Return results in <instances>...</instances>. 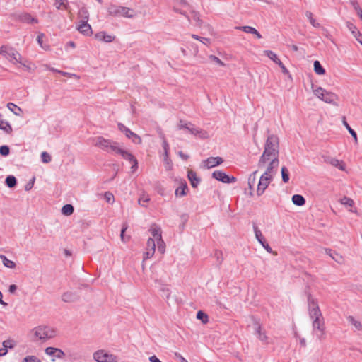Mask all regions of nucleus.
I'll list each match as a JSON object with an SVG mask.
<instances>
[{"instance_id":"1","label":"nucleus","mask_w":362,"mask_h":362,"mask_svg":"<svg viewBox=\"0 0 362 362\" xmlns=\"http://www.w3.org/2000/svg\"><path fill=\"white\" fill-rule=\"evenodd\" d=\"M307 300L309 316L313 320V332L319 339H322L325 331L324 317L317 300L310 293L308 294Z\"/></svg>"},{"instance_id":"2","label":"nucleus","mask_w":362,"mask_h":362,"mask_svg":"<svg viewBox=\"0 0 362 362\" xmlns=\"http://www.w3.org/2000/svg\"><path fill=\"white\" fill-rule=\"evenodd\" d=\"M279 139L276 136L272 134L268 136L263 153L259 158L257 165L259 168H264L268 159H279Z\"/></svg>"},{"instance_id":"3","label":"nucleus","mask_w":362,"mask_h":362,"mask_svg":"<svg viewBox=\"0 0 362 362\" xmlns=\"http://www.w3.org/2000/svg\"><path fill=\"white\" fill-rule=\"evenodd\" d=\"M95 146L103 151L115 154H119L122 149L118 142L105 139L103 136L95 138Z\"/></svg>"},{"instance_id":"4","label":"nucleus","mask_w":362,"mask_h":362,"mask_svg":"<svg viewBox=\"0 0 362 362\" xmlns=\"http://www.w3.org/2000/svg\"><path fill=\"white\" fill-rule=\"evenodd\" d=\"M107 13L110 16L115 17H125L129 18L134 17L133 10L127 7L115 4H110L107 7Z\"/></svg>"},{"instance_id":"5","label":"nucleus","mask_w":362,"mask_h":362,"mask_svg":"<svg viewBox=\"0 0 362 362\" xmlns=\"http://www.w3.org/2000/svg\"><path fill=\"white\" fill-rule=\"evenodd\" d=\"M36 339L45 341L55 336V332L47 326H38L32 330Z\"/></svg>"},{"instance_id":"6","label":"nucleus","mask_w":362,"mask_h":362,"mask_svg":"<svg viewBox=\"0 0 362 362\" xmlns=\"http://www.w3.org/2000/svg\"><path fill=\"white\" fill-rule=\"evenodd\" d=\"M0 54L13 63H21L22 56L14 48L3 45L0 48Z\"/></svg>"},{"instance_id":"7","label":"nucleus","mask_w":362,"mask_h":362,"mask_svg":"<svg viewBox=\"0 0 362 362\" xmlns=\"http://www.w3.org/2000/svg\"><path fill=\"white\" fill-rule=\"evenodd\" d=\"M312 88L315 95L327 103H333L337 98L336 94L327 91L321 87L315 88L313 85Z\"/></svg>"},{"instance_id":"8","label":"nucleus","mask_w":362,"mask_h":362,"mask_svg":"<svg viewBox=\"0 0 362 362\" xmlns=\"http://www.w3.org/2000/svg\"><path fill=\"white\" fill-rule=\"evenodd\" d=\"M253 329L255 335L260 340L263 344L269 343V338L266 334L265 331L262 330V325L259 320L253 318Z\"/></svg>"},{"instance_id":"9","label":"nucleus","mask_w":362,"mask_h":362,"mask_svg":"<svg viewBox=\"0 0 362 362\" xmlns=\"http://www.w3.org/2000/svg\"><path fill=\"white\" fill-rule=\"evenodd\" d=\"M93 358L97 362H117V356L110 354L104 350H98L93 354Z\"/></svg>"},{"instance_id":"10","label":"nucleus","mask_w":362,"mask_h":362,"mask_svg":"<svg viewBox=\"0 0 362 362\" xmlns=\"http://www.w3.org/2000/svg\"><path fill=\"white\" fill-rule=\"evenodd\" d=\"M118 129L120 132L124 133L125 136L132 141L134 144H139L141 143L142 140L141 137L136 134L132 132L128 127L124 125L122 123L118 124Z\"/></svg>"},{"instance_id":"11","label":"nucleus","mask_w":362,"mask_h":362,"mask_svg":"<svg viewBox=\"0 0 362 362\" xmlns=\"http://www.w3.org/2000/svg\"><path fill=\"white\" fill-rule=\"evenodd\" d=\"M267 163H268V165L266 168V170L262 175L274 178V176L277 172V168L279 165V160L270 158L268 159Z\"/></svg>"},{"instance_id":"12","label":"nucleus","mask_w":362,"mask_h":362,"mask_svg":"<svg viewBox=\"0 0 362 362\" xmlns=\"http://www.w3.org/2000/svg\"><path fill=\"white\" fill-rule=\"evenodd\" d=\"M272 180V177L262 175L257 185V195H262Z\"/></svg>"},{"instance_id":"13","label":"nucleus","mask_w":362,"mask_h":362,"mask_svg":"<svg viewBox=\"0 0 362 362\" xmlns=\"http://www.w3.org/2000/svg\"><path fill=\"white\" fill-rule=\"evenodd\" d=\"M212 177L214 179H216L218 181H221L223 183H233V182H235L237 180L236 177H235L233 176H229V175H226L222 170H215L212 173Z\"/></svg>"},{"instance_id":"14","label":"nucleus","mask_w":362,"mask_h":362,"mask_svg":"<svg viewBox=\"0 0 362 362\" xmlns=\"http://www.w3.org/2000/svg\"><path fill=\"white\" fill-rule=\"evenodd\" d=\"M119 155H120L124 160H128L132 163L131 168L133 172L137 170L138 161L132 153L122 148L120 152L119 153Z\"/></svg>"},{"instance_id":"15","label":"nucleus","mask_w":362,"mask_h":362,"mask_svg":"<svg viewBox=\"0 0 362 362\" xmlns=\"http://www.w3.org/2000/svg\"><path fill=\"white\" fill-rule=\"evenodd\" d=\"M253 229L255 234V238L257 241L261 244V245L269 252H272V250L268 243H266L264 238L261 232V230L258 228V227L254 224Z\"/></svg>"},{"instance_id":"16","label":"nucleus","mask_w":362,"mask_h":362,"mask_svg":"<svg viewBox=\"0 0 362 362\" xmlns=\"http://www.w3.org/2000/svg\"><path fill=\"white\" fill-rule=\"evenodd\" d=\"M78 295L76 292L67 291L62 295V300L65 303H73L78 300Z\"/></svg>"},{"instance_id":"17","label":"nucleus","mask_w":362,"mask_h":362,"mask_svg":"<svg viewBox=\"0 0 362 362\" xmlns=\"http://www.w3.org/2000/svg\"><path fill=\"white\" fill-rule=\"evenodd\" d=\"M223 161L221 157H210L204 160V165L207 168H211L221 164Z\"/></svg>"},{"instance_id":"18","label":"nucleus","mask_w":362,"mask_h":362,"mask_svg":"<svg viewBox=\"0 0 362 362\" xmlns=\"http://www.w3.org/2000/svg\"><path fill=\"white\" fill-rule=\"evenodd\" d=\"M45 353L47 355L52 356L57 358H62L65 356L64 352L58 348L47 347L45 349Z\"/></svg>"},{"instance_id":"19","label":"nucleus","mask_w":362,"mask_h":362,"mask_svg":"<svg viewBox=\"0 0 362 362\" xmlns=\"http://www.w3.org/2000/svg\"><path fill=\"white\" fill-rule=\"evenodd\" d=\"M77 30L84 35L89 36L92 34V29L88 22H80Z\"/></svg>"},{"instance_id":"20","label":"nucleus","mask_w":362,"mask_h":362,"mask_svg":"<svg viewBox=\"0 0 362 362\" xmlns=\"http://www.w3.org/2000/svg\"><path fill=\"white\" fill-rule=\"evenodd\" d=\"M325 253L339 264H343L344 262V257L336 251L331 249H325Z\"/></svg>"},{"instance_id":"21","label":"nucleus","mask_w":362,"mask_h":362,"mask_svg":"<svg viewBox=\"0 0 362 362\" xmlns=\"http://www.w3.org/2000/svg\"><path fill=\"white\" fill-rule=\"evenodd\" d=\"M325 161L341 170H345V165L341 160L328 157L325 160Z\"/></svg>"},{"instance_id":"22","label":"nucleus","mask_w":362,"mask_h":362,"mask_svg":"<svg viewBox=\"0 0 362 362\" xmlns=\"http://www.w3.org/2000/svg\"><path fill=\"white\" fill-rule=\"evenodd\" d=\"M187 177L192 187L195 188L199 185L201 180L197 177V173L194 171L189 170L187 173Z\"/></svg>"},{"instance_id":"23","label":"nucleus","mask_w":362,"mask_h":362,"mask_svg":"<svg viewBox=\"0 0 362 362\" xmlns=\"http://www.w3.org/2000/svg\"><path fill=\"white\" fill-rule=\"evenodd\" d=\"M95 37L100 41L105 42H111L114 40L115 36L107 35L105 32H99L95 35Z\"/></svg>"},{"instance_id":"24","label":"nucleus","mask_w":362,"mask_h":362,"mask_svg":"<svg viewBox=\"0 0 362 362\" xmlns=\"http://www.w3.org/2000/svg\"><path fill=\"white\" fill-rule=\"evenodd\" d=\"M189 132L195 136H199V138L204 139L207 137L206 132L202 131L199 128H197L194 124H191L189 129Z\"/></svg>"},{"instance_id":"25","label":"nucleus","mask_w":362,"mask_h":362,"mask_svg":"<svg viewBox=\"0 0 362 362\" xmlns=\"http://www.w3.org/2000/svg\"><path fill=\"white\" fill-rule=\"evenodd\" d=\"M78 16L81 19L80 22H88L89 19V13L85 7L79 8Z\"/></svg>"},{"instance_id":"26","label":"nucleus","mask_w":362,"mask_h":362,"mask_svg":"<svg viewBox=\"0 0 362 362\" xmlns=\"http://www.w3.org/2000/svg\"><path fill=\"white\" fill-rule=\"evenodd\" d=\"M21 21L26 23H37V19L32 17L29 13H25L19 16Z\"/></svg>"},{"instance_id":"27","label":"nucleus","mask_w":362,"mask_h":362,"mask_svg":"<svg viewBox=\"0 0 362 362\" xmlns=\"http://www.w3.org/2000/svg\"><path fill=\"white\" fill-rule=\"evenodd\" d=\"M0 129L3 130L7 134H9L12 132V127L11 124L7 122L2 119V115L0 114Z\"/></svg>"},{"instance_id":"28","label":"nucleus","mask_w":362,"mask_h":362,"mask_svg":"<svg viewBox=\"0 0 362 362\" xmlns=\"http://www.w3.org/2000/svg\"><path fill=\"white\" fill-rule=\"evenodd\" d=\"M7 107L16 116H21L23 114V110L13 103H7Z\"/></svg>"},{"instance_id":"29","label":"nucleus","mask_w":362,"mask_h":362,"mask_svg":"<svg viewBox=\"0 0 362 362\" xmlns=\"http://www.w3.org/2000/svg\"><path fill=\"white\" fill-rule=\"evenodd\" d=\"M240 29L247 33L255 35L258 39H261L262 37V35L253 27L246 25L241 27Z\"/></svg>"},{"instance_id":"30","label":"nucleus","mask_w":362,"mask_h":362,"mask_svg":"<svg viewBox=\"0 0 362 362\" xmlns=\"http://www.w3.org/2000/svg\"><path fill=\"white\" fill-rule=\"evenodd\" d=\"M292 202L295 205H296L298 206H301L305 204V199L300 194H294L292 197Z\"/></svg>"},{"instance_id":"31","label":"nucleus","mask_w":362,"mask_h":362,"mask_svg":"<svg viewBox=\"0 0 362 362\" xmlns=\"http://www.w3.org/2000/svg\"><path fill=\"white\" fill-rule=\"evenodd\" d=\"M187 190H188V187L186 182H185L175 189V194L177 197H182L186 194Z\"/></svg>"},{"instance_id":"32","label":"nucleus","mask_w":362,"mask_h":362,"mask_svg":"<svg viewBox=\"0 0 362 362\" xmlns=\"http://www.w3.org/2000/svg\"><path fill=\"white\" fill-rule=\"evenodd\" d=\"M150 231L151 233V235L153 236L152 238H153L154 240H158V239H160L162 238V235H161V229L160 228L158 227V226H154V227H152L151 229H150Z\"/></svg>"},{"instance_id":"33","label":"nucleus","mask_w":362,"mask_h":362,"mask_svg":"<svg viewBox=\"0 0 362 362\" xmlns=\"http://www.w3.org/2000/svg\"><path fill=\"white\" fill-rule=\"evenodd\" d=\"M0 258L2 259L3 264L6 267L13 269L16 267L15 262L8 259L5 255H1Z\"/></svg>"},{"instance_id":"34","label":"nucleus","mask_w":362,"mask_h":362,"mask_svg":"<svg viewBox=\"0 0 362 362\" xmlns=\"http://www.w3.org/2000/svg\"><path fill=\"white\" fill-rule=\"evenodd\" d=\"M314 71L318 75H322L325 73V69L321 65L320 62L317 60H315L313 64Z\"/></svg>"},{"instance_id":"35","label":"nucleus","mask_w":362,"mask_h":362,"mask_svg":"<svg viewBox=\"0 0 362 362\" xmlns=\"http://www.w3.org/2000/svg\"><path fill=\"white\" fill-rule=\"evenodd\" d=\"M347 320L349 323H351L355 328L356 330H361L362 329V325L361 322L356 320L354 317L349 316L347 317Z\"/></svg>"},{"instance_id":"36","label":"nucleus","mask_w":362,"mask_h":362,"mask_svg":"<svg viewBox=\"0 0 362 362\" xmlns=\"http://www.w3.org/2000/svg\"><path fill=\"white\" fill-rule=\"evenodd\" d=\"M190 20H193L197 26H201L202 24V21L200 18V14L198 12L193 11L191 13V16H189Z\"/></svg>"},{"instance_id":"37","label":"nucleus","mask_w":362,"mask_h":362,"mask_svg":"<svg viewBox=\"0 0 362 362\" xmlns=\"http://www.w3.org/2000/svg\"><path fill=\"white\" fill-rule=\"evenodd\" d=\"M257 172V170L254 171L248 177V185L250 190H253Z\"/></svg>"},{"instance_id":"38","label":"nucleus","mask_w":362,"mask_h":362,"mask_svg":"<svg viewBox=\"0 0 362 362\" xmlns=\"http://www.w3.org/2000/svg\"><path fill=\"white\" fill-rule=\"evenodd\" d=\"M160 137L163 140L162 147L164 151V154H165V157H167V158H168V151H169V144L165 139V135L163 133H160Z\"/></svg>"},{"instance_id":"39","label":"nucleus","mask_w":362,"mask_h":362,"mask_svg":"<svg viewBox=\"0 0 362 362\" xmlns=\"http://www.w3.org/2000/svg\"><path fill=\"white\" fill-rule=\"evenodd\" d=\"M156 243L155 240L152 238H149L146 243V251L155 253Z\"/></svg>"},{"instance_id":"40","label":"nucleus","mask_w":362,"mask_h":362,"mask_svg":"<svg viewBox=\"0 0 362 362\" xmlns=\"http://www.w3.org/2000/svg\"><path fill=\"white\" fill-rule=\"evenodd\" d=\"M5 182L8 187L12 188L16 185L17 180L14 176L8 175L6 177Z\"/></svg>"},{"instance_id":"41","label":"nucleus","mask_w":362,"mask_h":362,"mask_svg":"<svg viewBox=\"0 0 362 362\" xmlns=\"http://www.w3.org/2000/svg\"><path fill=\"white\" fill-rule=\"evenodd\" d=\"M305 16L309 20L311 25L315 28H319L320 26V24L317 23L315 19L313 17V13L310 11H306L305 12Z\"/></svg>"},{"instance_id":"42","label":"nucleus","mask_w":362,"mask_h":362,"mask_svg":"<svg viewBox=\"0 0 362 362\" xmlns=\"http://www.w3.org/2000/svg\"><path fill=\"white\" fill-rule=\"evenodd\" d=\"M74 212V206L71 204H66L62 208V213L66 216H69Z\"/></svg>"},{"instance_id":"43","label":"nucleus","mask_w":362,"mask_h":362,"mask_svg":"<svg viewBox=\"0 0 362 362\" xmlns=\"http://www.w3.org/2000/svg\"><path fill=\"white\" fill-rule=\"evenodd\" d=\"M281 173L282 177V181L284 183L288 182L289 180V173L288 169L285 166L281 168Z\"/></svg>"},{"instance_id":"44","label":"nucleus","mask_w":362,"mask_h":362,"mask_svg":"<svg viewBox=\"0 0 362 362\" xmlns=\"http://www.w3.org/2000/svg\"><path fill=\"white\" fill-rule=\"evenodd\" d=\"M350 4L355 10V11L356 12L358 16L362 14V8L360 7L356 0H351Z\"/></svg>"},{"instance_id":"45","label":"nucleus","mask_w":362,"mask_h":362,"mask_svg":"<svg viewBox=\"0 0 362 362\" xmlns=\"http://www.w3.org/2000/svg\"><path fill=\"white\" fill-rule=\"evenodd\" d=\"M197 318L201 320L203 323H206L209 321L208 315L202 310L197 312Z\"/></svg>"},{"instance_id":"46","label":"nucleus","mask_w":362,"mask_h":362,"mask_svg":"<svg viewBox=\"0 0 362 362\" xmlns=\"http://www.w3.org/2000/svg\"><path fill=\"white\" fill-rule=\"evenodd\" d=\"M264 54L267 57H268L271 60H272L276 64L278 62V60H279L276 54L271 50H265Z\"/></svg>"},{"instance_id":"47","label":"nucleus","mask_w":362,"mask_h":362,"mask_svg":"<svg viewBox=\"0 0 362 362\" xmlns=\"http://www.w3.org/2000/svg\"><path fill=\"white\" fill-rule=\"evenodd\" d=\"M158 251L163 254L165 250V243L162 238L157 240Z\"/></svg>"},{"instance_id":"48","label":"nucleus","mask_w":362,"mask_h":362,"mask_svg":"<svg viewBox=\"0 0 362 362\" xmlns=\"http://www.w3.org/2000/svg\"><path fill=\"white\" fill-rule=\"evenodd\" d=\"M348 28L351 31L352 34L355 36V35H358V37L362 39V34L357 30L356 27L351 23H347Z\"/></svg>"},{"instance_id":"49","label":"nucleus","mask_w":362,"mask_h":362,"mask_svg":"<svg viewBox=\"0 0 362 362\" xmlns=\"http://www.w3.org/2000/svg\"><path fill=\"white\" fill-rule=\"evenodd\" d=\"M41 160L44 163H49L51 162L52 158L51 156L46 151H43L41 153Z\"/></svg>"},{"instance_id":"50","label":"nucleus","mask_w":362,"mask_h":362,"mask_svg":"<svg viewBox=\"0 0 362 362\" xmlns=\"http://www.w3.org/2000/svg\"><path fill=\"white\" fill-rule=\"evenodd\" d=\"M156 283L160 285V287L159 288L160 290L163 292L164 295L165 296V297L167 298H169L170 295L169 288L165 286H162L158 280H156Z\"/></svg>"},{"instance_id":"51","label":"nucleus","mask_w":362,"mask_h":362,"mask_svg":"<svg viewBox=\"0 0 362 362\" xmlns=\"http://www.w3.org/2000/svg\"><path fill=\"white\" fill-rule=\"evenodd\" d=\"M9 153H10V148H9V147L8 146L3 145V146H0V154L2 156H8Z\"/></svg>"},{"instance_id":"52","label":"nucleus","mask_w":362,"mask_h":362,"mask_svg":"<svg viewBox=\"0 0 362 362\" xmlns=\"http://www.w3.org/2000/svg\"><path fill=\"white\" fill-rule=\"evenodd\" d=\"M341 203L342 204H344V205H346V206H353V205L354 204L353 199H351V198L347 197H343L341 199Z\"/></svg>"},{"instance_id":"53","label":"nucleus","mask_w":362,"mask_h":362,"mask_svg":"<svg viewBox=\"0 0 362 362\" xmlns=\"http://www.w3.org/2000/svg\"><path fill=\"white\" fill-rule=\"evenodd\" d=\"M344 124L349 131V132L351 134V135L356 140L357 139V134L356 132L349 125V124L344 120Z\"/></svg>"},{"instance_id":"54","label":"nucleus","mask_w":362,"mask_h":362,"mask_svg":"<svg viewBox=\"0 0 362 362\" xmlns=\"http://www.w3.org/2000/svg\"><path fill=\"white\" fill-rule=\"evenodd\" d=\"M22 362H41V361L35 356H28L23 358Z\"/></svg>"},{"instance_id":"55","label":"nucleus","mask_w":362,"mask_h":362,"mask_svg":"<svg viewBox=\"0 0 362 362\" xmlns=\"http://www.w3.org/2000/svg\"><path fill=\"white\" fill-rule=\"evenodd\" d=\"M209 58H210V59L211 61H213L214 62L216 63L217 64H218L221 66H226L225 63H223L218 57H217L215 55H210Z\"/></svg>"},{"instance_id":"56","label":"nucleus","mask_w":362,"mask_h":362,"mask_svg":"<svg viewBox=\"0 0 362 362\" xmlns=\"http://www.w3.org/2000/svg\"><path fill=\"white\" fill-rule=\"evenodd\" d=\"M191 124L192 123L190 122H184L183 121L180 120L179 124L177 125V127L179 129H185L189 131Z\"/></svg>"},{"instance_id":"57","label":"nucleus","mask_w":362,"mask_h":362,"mask_svg":"<svg viewBox=\"0 0 362 362\" xmlns=\"http://www.w3.org/2000/svg\"><path fill=\"white\" fill-rule=\"evenodd\" d=\"M105 199L108 203H112L114 202V195L110 192H106L104 194Z\"/></svg>"},{"instance_id":"58","label":"nucleus","mask_w":362,"mask_h":362,"mask_svg":"<svg viewBox=\"0 0 362 362\" xmlns=\"http://www.w3.org/2000/svg\"><path fill=\"white\" fill-rule=\"evenodd\" d=\"M58 3L57 4H55V7L57 8V9H60L61 6H63L66 9L67 8V5H66V2H67V0H56Z\"/></svg>"},{"instance_id":"59","label":"nucleus","mask_w":362,"mask_h":362,"mask_svg":"<svg viewBox=\"0 0 362 362\" xmlns=\"http://www.w3.org/2000/svg\"><path fill=\"white\" fill-rule=\"evenodd\" d=\"M3 347L8 350V348L12 349L13 348V341L11 340H5L3 341Z\"/></svg>"},{"instance_id":"60","label":"nucleus","mask_w":362,"mask_h":362,"mask_svg":"<svg viewBox=\"0 0 362 362\" xmlns=\"http://www.w3.org/2000/svg\"><path fill=\"white\" fill-rule=\"evenodd\" d=\"M127 228H128L127 224L124 223L122 226V228L121 230V234H120V237H121V239L122 241H125L124 233H125L126 230L127 229Z\"/></svg>"},{"instance_id":"61","label":"nucleus","mask_w":362,"mask_h":362,"mask_svg":"<svg viewBox=\"0 0 362 362\" xmlns=\"http://www.w3.org/2000/svg\"><path fill=\"white\" fill-rule=\"evenodd\" d=\"M149 201V198L148 197H140L139 199V204L140 205H141L142 206H146L144 203H146Z\"/></svg>"},{"instance_id":"62","label":"nucleus","mask_w":362,"mask_h":362,"mask_svg":"<svg viewBox=\"0 0 362 362\" xmlns=\"http://www.w3.org/2000/svg\"><path fill=\"white\" fill-rule=\"evenodd\" d=\"M44 37H45V35L43 33H40L37 37V41L38 44L40 45V46L41 47H43V46H42V39H43Z\"/></svg>"},{"instance_id":"63","label":"nucleus","mask_w":362,"mask_h":362,"mask_svg":"<svg viewBox=\"0 0 362 362\" xmlns=\"http://www.w3.org/2000/svg\"><path fill=\"white\" fill-rule=\"evenodd\" d=\"M17 289V286L15 284H11L9 286L8 291L11 293H14Z\"/></svg>"},{"instance_id":"64","label":"nucleus","mask_w":362,"mask_h":362,"mask_svg":"<svg viewBox=\"0 0 362 362\" xmlns=\"http://www.w3.org/2000/svg\"><path fill=\"white\" fill-rule=\"evenodd\" d=\"M148 359L151 362H161L156 356H150Z\"/></svg>"}]
</instances>
